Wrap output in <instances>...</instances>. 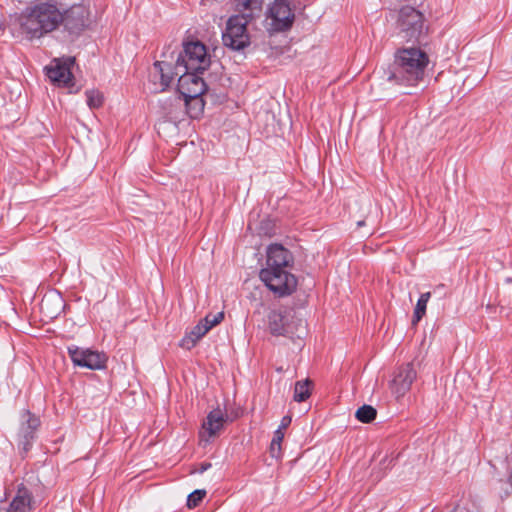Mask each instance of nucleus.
<instances>
[{"instance_id": "f257e3e1", "label": "nucleus", "mask_w": 512, "mask_h": 512, "mask_svg": "<svg viewBox=\"0 0 512 512\" xmlns=\"http://www.w3.org/2000/svg\"><path fill=\"white\" fill-rule=\"evenodd\" d=\"M429 62L428 54L419 47L399 48L387 79L396 85L416 87L423 81Z\"/></svg>"}, {"instance_id": "f03ea898", "label": "nucleus", "mask_w": 512, "mask_h": 512, "mask_svg": "<svg viewBox=\"0 0 512 512\" xmlns=\"http://www.w3.org/2000/svg\"><path fill=\"white\" fill-rule=\"evenodd\" d=\"M62 12L54 3H38L19 17V25L30 39L54 31L61 23Z\"/></svg>"}, {"instance_id": "7ed1b4c3", "label": "nucleus", "mask_w": 512, "mask_h": 512, "mask_svg": "<svg viewBox=\"0 0 512 512\" xmlns=\"http://www.w3.org/2000/svg\"><path fill=\"white\" fill-rule=\"evenodd\" d=\"M203 72L182 70L179 75L177 89L180 96L175 101V106H181L182 102L188 106L190 101L199 105V113L203 109V100L201 96L206 91V84L200 76Z\"/></svg>"}, {"instance_id": "20e7f679", "label": "nucleus", "mask_w": 512, "mask_h": 512, "mask_svg": "<svg viewBox=\"0 0 512 512\" xmlns=\"http://www.w3.org/2000/svg\"><path fill=\"white\" fill-rule=\"evenodd\" d=\"M399 36L406 42H417L426 36L428 27L424 15L412 6H404L399 10L397 18Z\"/></svg>"}, {"instance_id": "39448f33", "label": "nucleus", "mask_w": 512, "mask_h": 512, "mask_svg": "<svg viewBox=\"0 0 512 512\" xmlns=\"http://www.w3.org/2000/svg\"><path fill=\"white\" fill-rule=\"evenodd\" d=\"M259 277L265 286L280 298L293 294L298 284L296 276L288 269L262 268Z\"/></svg>"}, {"instance_id": "423d86ee", "label": "nucleus", "mask_w": 512, "mask_h": 512, "mask_svg": "<svg viewBox=\"0 0 512 512\" xmlns=\"http://www.w3.org/2000/svg\"><path fill=\"white\" fill-rule=\"evenodd\" d=\"M209 66L210 57L205 45L199 41L188 42L176 61L175 75L182 70L204 72Z\"/></svg>"}, {"instance_id": "0eeeda50", "label": "nucleus", "mask_w": 512, "mask_h": 512, "mask_svg": "<svg viewBox=\"0 0 512 512\" xmlns=\"http://www.w3.org/2000/svg\"><path fill=\"white\" fill-rule=\"evenodd\" d=\"M295 21L294 11L288 0H274L265 12V24L270 33L288 31Z\"/></svg>"}, {"instance_id": "6e6552de", "label": "nucleus", "mask_w": 512, "mask_h": 512, "mask_svg": "<svg viewBox=\"0 0 512 512\" xmlns=\"http://www.w3.org/2000/svg\"><path fill=\"white\" fill-rule=\"evenodd\" d=\"M250 20L245 16H231L222 35L223 44L232 50H241L248 46L250 41L247 33V24Z\"/></svg>"}, {"instance_id": "1a4fd4ad", "label": "nucleus", "mask_w": 512, "mask_h": 512, "mask_svg": "<svg viewBox=\"0 0 512 512\" xmlns=\"http://www.w3.org/2000/svg\"><path fill=\"white\" fill-rule=\"evenodd\" d=\"M40 426V419L29 410L20 414L19 427L16 434V443L20 454L24 457L31 449Z\"/></svg>"}, {"instance_id": "9d476101", "label": "nucleus", "mask_w": 512, "mask_h": 512, "mask_svg": "<svg viewBox=\"0 0 512 512\" xmlns=\"http://www.w3.org/2000/svg\"><path fill=\"white\" fill-rule=\"evenodd\" d=\"M68 354L75 366L87 368L90 370H101L106 367L107 356L103 352L91 350L89 348H80L78 346H69Z\"/></svg>"}, {"instance_id": "9b49d317", "label": "nucleus", "mask_w": 512, "mask_h": 512, "mask_svg": "<svg viewBox=\"0 0 512 512\" xmlns=\"http://www.w3.org/2000/svg\"><path fill=\"white\" fill-rule=\"evenodd\" d=\"M89 10L84 5H73L62 13L61 23L70 33L79 35L89 25Z\"/></svg>"}, {"instance_id": "f8f14e48", "label": "nucleus", "mask_w": 512, "mask_h": 512, "mask_svg": "<svg viewBox=\"0 0 512 512\" xmlns=\"http://www.w3.org/2000/svg\"><path fill=\"white\" fill-rule=\"evenodd\" d=\"M75 59L67 57L63 59H54L51 64L46 67V75L51 82L58 86L70 87L73 85V75L71 67Z\"/></svg>"}, {"instance_id": "ddd939ff", "label": "nucleus", "mask_w": 512, "mask_h": 512, "mask_svg": "<svg viewBox=\"0 0 512 512\" xmlns=\"http://www.w3.org/2000/svg\"><path fill=\"white\" fill-rule=\"evenodd\" d=\"M174 75L171 64L164 61H156L149 74L150 88L153 93L165 91L171 84Z\"/></svg>"}, {"instance_id": "4468645a", "label": "nucleus", "mask_w": 512, "mask_h": 512, "mask_svg": "<svg viewBox=\"0 0 512 512\" xmlns=\"http://www.w3.org/2000/svg\"><path fill=\"white\" fill-rule=\"evenodd\" d=\"M266 267L270 269H289L293 266L292 253L281 244H271L266 251Z\"/></svg>"}, {"instance_id": "2eb2a0df", "label": "nucleus", "mask_w": 512, "mask_h": 512, "mask_svg": "<svg viewBox=\"0 0 512 512\" xmlns=\"http://www.w3.org/2000/svg\"><path fill=\"white\" fill-rule=\"evenodd\" d=\"M416 379V371L412 364L408 363L398 368L396 375L391 381L390 388L396 398L403 397L411 388Z\"/></svg>"}, {"instance_id": "dca6fc26", "label": "nucleus", "mask_w": 512, "mask_h": 512, "mask_svg": "<svg viewBox=\"0 0 512 512\" xmlns=\"http://www.w3.org/2000/svg\"><path fill=\"white\" fill-rule=\"evenodd\" d=\"M227 415L219 408L212 410L204 420L202 429L199 432L201 441L209 442L212 437H215L224 427Z\"/></svg>"}, {"instance_id": "f3484780", "label": "nucleus", "mask_w": 512, "mask_h": 512, "mask_svg": "<svg viewBox=\"0 0 512 512\" xmlns=\"http://www.w3.org/2000/svg\"><path fill=\"white\" fill-rule=\"evenodd\" d=\"M31 510L32 494L24 484H19L7 512H31Z\"/></svg>"}, {"instance_id": "a211bd4d", "label": "nucleus", "mask_w": 512, "mask_h": 512, "mask_svg": "<svg viewBox=\"0 0 512 512\" xmlns=\"http://www.w3.org/2000/svg\"><path fill=\"white\" fill-rule=\"evenodd\" d=\"M264 0H232L235 10L238 11L240 16L252 19L255 12H260Z\"/></svg>"}, {"instance_id": "6ab92c4d", "label": "nucleus", "mask_w": 512, "mask_h": 512, "mask_svg": "<svg viewBox=\"0 0 512 512\" xmlns=\"http://www.w3.org/2000/svg\"><path fill=\"white\" fill-rule=\"evenodd\" d=\"M286 316L281 311L273 310L268 315V327L274 335H285L289 333V328L286 326Z\"/></svg>"}, {"instance_id": "aec40b11", "label": "nucleus", "mask_w": 512, "mask_h": 512, "mask_svg": "<svg viewBox=\"0 0 512 512\" xmlns=\"http://www.w3.org/2000/svg\"><path fill=\"white\" fill-rule=\"evenodd\" d=\"M209 331V326H206L202 321H200L196 326L192 328V330L186 334V336L182 339L181 345L187 349L193 348L196 343L205 336Z\"/></svg>"}, {"instance_id": "412c9836", "label": "nucleus", "mask_w": 512, "mask_h": 512, "mask_svg": "<svg viewBox=\"0 0 512 512\" xmlns=\"http://www.w3.org/2000/svg\"><path fill=\"white\" fill-rule=\"evenodd\" d=\"M431 297L430 292L422 293L416 303L412 324L416 325L426 313L427 303Z\"/></svg>"}, {"instance_id": "4be33fe9", "label": "nucleus", "mask_w": 512, "mask_h": 512, "mask_svg": "<svg viewBox=\"0 0 512 512\" xmlns=\"http://www.w3.org/2000/svg\"><path fill=\"white\" fill-rule=\"evenodd\" d=\"M310 385L311 381L306 379L305 381H298L294 388V400L296 402H303L310 396Z\"/></svg>"}, {"instance_id": "5701e85b", "label": "nucleus", "mask_w": 512, "mask_h": 512, "mask_svg": "<svg viewBox=\"0 0 512 512\" xmlns=\"http://www.w3.org/2000/svg\"><path fill=\"white\" fill-rule=\"evenodd\" d=\"M377 415V411L371 405H363L357 409L355 413V417L358 421L362 423H370L372 422Z\"/></svg>"}, {"instance_id": "b1692460", "label": "nucleus", "mask_w": 512, "mask_h": 512, "mask_svg": "<svg viewBox=\"0 0 512 512\" xmlns=\"http://www.w3.org/2000/svg\"><path fill=\"white\" fill-rule=\"evenodd\" d=\"M284 439V432L281 429H277L274 432L271 444H270V454L273 458H280L282 455L281 443Z\"/></svg>"}, {"instance_id": "393cba45", "label": "nucleus", "mask_w": 512, "mask_h": 512, "mask_svg": "<svg viewBox=\"0 0 512 512\" xmlns=\"http://www.w3.org/2000/svg\"><path fill=\"white\" fill-rule=\"evenodd\" d=\"M87 105L92 108H99L103 103V96L99 91L88 90L86 91Z\"/></svg>"}, {"instance_id": "a878e982", "label": "nucleus", "mask_w": 512, "mask_h": 512, "mask_svg": "<svg viewBox=\"0 0 512 512\" xmlns=\"http://www.w3.org/2000/svg\"><path fill=\"white\" fill-rule=\"evenodd\" d=\"M205 495H206L205 490L198 489V490L193 491L187 497V506L189 508L197 507L200 504V502L203 500Z\"/></svg>"}, {"instance_id": "bb28decb", "label": "nucleus", "mask_w": 512, "mask_h": 512, "mask_svg": "<svg viewBox=\"0 0 512 512\" xmlns=\"http://www.w3.org/2000/svg\"><path fill=\"white\" fill-rule=\"evenodd\" d=\"M224 319V313L218 312L216 314H208L206 317L201 320L206 326H209V330L214 326L218 325Z\"/></svg>"}, {"instance_id": "cd10ccee", "label": "nucleus", "mask_w": 512, "mask_h": 512, "mask_svg": "<svg viewBox=\"0 0 512 512\" xmlns=\"http://www.w3.org/2000/svg\"><path fill=\"white\" fill-rule=\"evenodd\" d=\"M291 421L292 419L290 416H284L278 429H281V431L284 432V430L291 424Z\"/></svg>"}, {"instance_id": "c85d7f7f", "label": "nucleus", "mask_w": 512, "mask_h": 512, "mask_svg": "<svg viewBox=\"0 0 512 512\" xmlns=\"http://www.w3.org/2000/svg\"><path fill=\"white\" fill-rule=\"evenodd\" d=\"M50 302H51V297H49V296H45V297L42 299L41 304H40V306H41V310H42V311H45L46 309H48V306H49Z\"/></svg>"}, {"instance_id": "c756f323", "label": "nucleus", "mask_w": 512, "mask_h": 512, "mask_svg": "<svg viewBox=\"0 0 512 512\" xmlns=\"http://www.w3.org/2000/svg\"><path fill=\"white\" fill-rule=\"evenodd\" d=\"M211 467L210 463H203L201 464V467L199 469V473H203L204 471L208 470Z\"/></svg>"}, {"instance_id": "7c9ffc66", "label": "nucleus", "mask_w": 512, "mask_h": 512, "mask_svg": "<svg viewBox=\"0 0 512 512\" xmlns=\"http://www.w3.org/2000/svg\"><path fill=\"white\" fill-rule=\"evenodd\" d=\"M55 298H56V300H57V302H58V310H59V309L62 307V300H61V298H60V297H58V296H56Z\"/></svg>"}, {"instance_id": "2f4dec72", "label": "nucleus", "mask_w": 512, "mask_h": 512, "mask_svg": "<svg viewBox=\"0 0 512 512\" xmlns=\"http://www.w3.org/2000/svg\"><path fill=\"white\" fill-rule=\"evenodd\" d=\"M365 225V220H359L357 221V227L360 228Z\"/></svg>"}, {"instance_id": "473e14b6", "label": "nucleus", "mask_w": 512, "mask_h": 512, "mask_svg": "<svg viewBox=\"0 0 512 512\" xmlns=\"http://www.w3.org/2000/svg\"><path fill=\"white\" fill-rule=\"evenodd\" d=\"M197 116H198V113L190 114V117H192V118H196Z\"/></svg>"}, {"instance_id": "72a5a7b5", "label": "nucleus", "mask_w": 512, "mask_h": 512, "mask_svg": "<svg viewBox=\"0 0 512 512\" xmlns=\"http://www.w3.org/2000/svg\"><path fill=\"white\" fill-rule=\"evenodd\" d=\"M300 326H302L303 329H305V326L303 325V321L299 320Z\"/></svg>"}]
</instances>
